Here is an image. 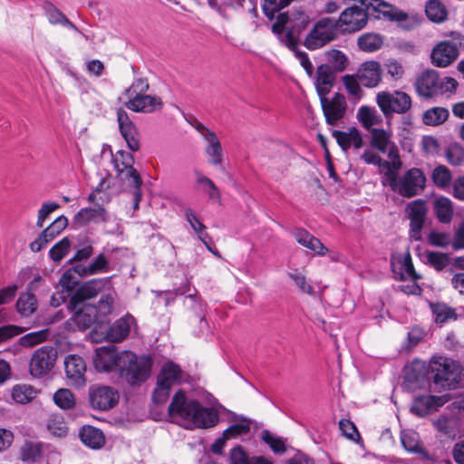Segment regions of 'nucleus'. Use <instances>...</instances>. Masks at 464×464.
Returning a JSON list of instances; mask_svg holds the SVG:
<instances>
[{
    "mask_svg": "<svg viewBox=\"0 0 464 464\" xmlns=\"http://www.w3.org/2000/svg\"><path fill=\"white\" fill-rule=\"evenodd\" d=\"M169 414L186 429L210 428L218 420V413L211 408L203 407L195 400L187 399L182 391H179L169 406Z\"/></svg>",
    "mask_w": 464,
    "mask_h": 464,
    "instance_id": "nucleus-1",
    "label": "nucleus"
},
{
    "mask_svg": "<svg viewBox=\"0 0 464 464\" xmlns=\"http://www.w3.org/2000/svg\"><path fill=\"white\" fill-rule=\"evenodd\" d=\"M311 23V17L305 12L295 9L289 14H279L272 25V32L278 36L282 44L288 49H296L298 36Z\"/></svg>",
    "mask_w": 464,
    "mask_h": 464,
    "instance_id": "nucleus-2",
    "label": "nucleus"
},
{
    "mask_svg": "<svg viewBox=\"0 0 464 464\" xmlns=\"http://www.w3.org/2000/svg\"><path fill=\"white\" fill-rule=\"evenodd\" d=\"M152 361L148 356L123 351L120 359V372L130 385L144 382L150 374Z\"/></svg>",
    "mask_w": 464,
    "mask_h": 464,
    "instance_id": "nucleus-3",
    "label": "nucleus"
},
{
    "mask_svg": "<svg viewBox=\"0 0 464 464\" xmlns=\"http://www.w3.org/2000/svg\"><path fill=\"white\" fill-rule=\"evenodd\" d=\"M184 380V372L179 366L172 362H166L159 375L157 384L153 392V401L156 403H164L169 396L171 387Z\"/></svg>",
    "mask_w": 464,
    "mask_h": 464,
    "instance_id": "nucleus-4",
    "label": "nucleus"
},
{
    "mask_svg": "<svg viewBox=\"0 0 464 464\" xmlns=\"http://www.w3.org/2000/svg\"><path fill=\"white\" fill-rule=\"evenodd\" d=\"M425 183L426 177L423 171L418 168H411L401 176H398L391 190L410 198L420 194L424 190Z\"/></svg>",
    "mask_w": 464,
    "mask_h": 464,
    "instance_id": "nucleus-5",
    "label": "nucleus"
},
{
    "mask_svg": "<svg viewBox=\"0 0 464 464\" xmlns=\"http://www.w3.org/2000/svg\"><path fill=\"white\" fill-rule=\"evenodd\" d=\"M335 19L324 17L318 20L304 41V45L309 50H316L337 37Z\"/></svg>",
    "mask_w": 464,
    "mask_h": 464,
    "instance_id": "nucleus-6",
    "label": "nucleus"
},
{
    "mask_svg": "<svg viewBox=\"0 0 464 464\" xmlns=\"http://www.w3.org/2000/svg\"><path fill=\"white\" fill-rule=\"evenodd\" d=\"M368 11L374 13L372 9L362 8L356 5L345 8L335 19L338 30L343 34H353L361 31L368 23ZM378 14L377 13L376 16Z\"/></svg>",
    "mask_w": 464,
    "mask_h": 464,
    "instance_id": "nucleus-7",
    "label": "nucleus"
},
{
    "mask_svg": "<svg viewBox=\"0 0 464 464\" xmlns=\"http://www.w3.org/2000/svg\"><path fill=\"white\" fill-rule=\"evenodd\" d=\"M58 357L57 349L51 345L38 348L29 362V372L36 379L47 376L53 369Z\"/></svg>",
    "mask_w": 464,
    "mask_h": 464,
    "instance_id": "nucleus-8",
    "label": "nucleus"
},
{
    "mask_svg": "<svg viewBox=\"0 0 464 464\" xmlns=\"http://www.w3.org/2000/svg\"><path fill=\"white\" fill-rule=\"evenodd\" d=\"M376 103L385 116L393 113H405L411 107V99L404 92H380L376 95Z\"/></svg>",
    "mask_w": 464,
    "mask_h": 464,
    "instance_id": "nucleus-9",
    "label": "nucleus"
},
{
    "mask_svg": "<svg viewBox=\"0 0 464 464\" xmlns=\"http://www.w3.org/2000/svg\"><path fill=\"white\" fill-rule=\"evenodd\" d=\"M89 401L93 409L108 411L118 403L119 393L110 386L92 385L89 388Z\"/></svg>",
    "mask_w": 464,
    "mask_h": 464,
    "instance_id": "nucleus-10",
    "label": "nucleus"
},
{
    "mask_svg": "<svg viewBox=\"0 0 464 464\" xmlns=\"http://www.w3.org/2000/svg\"><path fill=\"white\" fill-rule=\"evenodd\" d=\"M191 125L206 142L205 151L209 158V163L216 166L220 165L223 160V150L217 134L199 121L192 122Z\"/></svg>",
    "mask_w": 464,
    "mask_h": 464,
    "instance_id": "nucleus-11",
    "label": "nucleus"
},
{
    "mask_svg": "<svg viewBox=\"0 0 464 464\" xmlns=\"http://www.w3.org/2000/svg\"><path fill=\"white\" fill-rule=\"evenodd\" d=\"M113 162L121 179L126 180L131 186L141 185V179L132 166L134 159L130 153L118 150L113 155Z\"/></svg>",
    "mask_w": 464,
    "mask_h": 464,
    "instance_id": "nucleus-12",
    "label": "nucleus"
},
{
    "mask_svg": "<svg viewBox=\"0 0 464 464\" xmlns=\"http://www.w3.org/2000/svg\"><path fill=\"white\" fill-rule=\"evenodd\" d=\"M320 102L328 124L335 125L343 118L347 103L343 94L335 92L331 98H328L327 95L322 96L320 97Z\"/></svg>",
    "mask_w": 464,
    "mask_h": 464,
    "instance_id": "nucleus-13",
    "label": "nucleus"
},
{
    "mask_svg": "<svg viewBox=\"0 0 464 464\" xmlns=\"http://www.w3.org/2000/svg\"><path fill=\"white\" fill-rule=\"evenodd\" d=\"M430 367L434 373V383L442 387L450 384V381L459 369L458 364L453 360L442 356L433 357Z\"/></svg>",
    "mask_w": 464,
    "mask_h": 464,
    "instance_id": "nucleus-14",
    "label": "nucleus"
},
{
    "mask_svg": "<svg viewBox=\"0 0 464 464\" xmlns=\"http://www.w3.org/2000/svg\"><path fill=\"white\" fill-rule=\"evenodd\" d=\"M406 212L410 218V236L418 241L421 238V230L424 225L427 208L423 200L417 199L407 205Z\"/></svg>",
    "mask_w": 464,
    "mask_h": 464,
    "instance_id": "nucleus-15",
    "label": "nucleus"
},
{
    "mask_svg": "<svg viewBox=\"0 0 464 464\" xmlns=\"http://www.w3.org/2000/svg\"><path fill=\"white\" fill-rule=\"evenodd\" d=\"M459 54V45L451 41L437 44L431 52V62L438 67H447L457 60Z\"/></svg>",
    "mask_w": 464,
    "mask_h": 464,
    "instance_id": "nucleus-16",
    "label": "nucleus"
},
{
    "mask_svg": "<svg viewBox=\"0 0 464 464\" xmlns=\"http://www.w3.org/2000/svg\"><path fill=\"white\" fill-rule=\"evenodd\" d=\"M121 353H118L114 346H102L95 351L93 364L98 372H111L114 368L120 371V359Z\"/></svg>",
    "mask_w": 464,
    "mask_h": 464,
    "instance_id": "nucleus-17",
    "label": "nucleus"
},
{
    "mask_svg": "<svg viewBox=\"0 0 464 464\" xmlns=\"http://www.w3.org/2000/svg\"><path fill=\"white\" fill-rule=\"evenodd\" d=\"M66 378L71 385L82 387L86 382V363L81 356L70 354L64 360Z\"/></svg>",
    "mask_w": 464,
    "mask_h": 464,
    "instance_id": "nucleus-18",
    "label": "nucleus"
},
{
    "mask_svg": "<svg viewBox=\"0 0 464 464\" xmlns=\"http://www.w3.org/2000/svg\"><path fill=\"white\" fill-rule=\"evenodd\" d=\"M371 146L387 156H394L399 152L396 144L392 140V132L390 130L372 129L371 131Z\"/></svg>",
    "mask_w": 464,
    "mask_h": 464,
    "instance_id": "nucleus-19",
    "label": "nucleus"
},
{
    "mask_svg": "<svg viewBox=\"0 0 464 464\" xmlns=\"http://www.w3.org/2000/svg\"><path fill=\"white\" fill-rule=\"evenodd\" d=\"M117 121L119 123L120 131L126 140L128 147L130 150L137 151L140 148L138 131L135 125L130 120L127 112L124 110H118Z\"/></svg>",
    "mask_w": 464,
    "mask_h": 464,
    "instance_id": "nucleus-20",
    "label": "nucleus"
},
{
    "mask_svg": "<svg viewBox=\"0 0 464 464\" xmlns=\"http://www.w3.org/2000/svg\"><path fill=\"white\" fill-rule=\"evenodd\" d=\"M125 106L136 112L150 113L160 110L162 102L159 97L144 94L127 99Z\"/></svg>",
    "mask_w": 464,
    "mask_h": 464,
    "instance_id": "nucleus-21",
    "label": "nucleus"
},
{
    "mask_svg": "<svg viewBox=\"0 0 464 464\" xmlns=\"http://www.w3.org/2000/svg\"><path fill=\"white\" fill-rule=\"evenodd\" d=\"M390 160H382L378 165L379 172L382 175V184L390 188L398 178V171L402 166L399 152H395L394 156H388Z\"/></svg>",
    "mask_w": 464,
    "mask_h": 464,
    "instance_id": "nucleus-22",
    "label": "nucleus"
},
{
    "mask_svg": "<svg viewBox=\"0 0 464 464\" xmlns=\"http://www.w3.org/2000/svg\"><path fill=\"white\" fill-rule=\"evenodd\" d=\"M356 75L361 83L368 88L376 87L382 80V70L379 63L368 61L357 70Z\"/></svg>",
    "mask_w": 464,
    "mask_h": 464,
    "instance_id": "nucleus-23",
    "label": "nucleus"
},
{
    "mask_svg": "<svg viewBox=\"0 0 464 464\" xmlns=\"http://www.w3.org/2000/svg\"><path fill=\"white\" fill-rule=\"evenodd\" d=\"M446 402L443 396H420L416 398L411 407V411L419 416L424 417Z\"/></svg>",
    "mask_w": 464,
    "mask_h": 464,
    "instance_id": "nucleus-24",
    "label": "nucleus"
},
{
    "mask_svg": "<svg viewBox=\"0 0 464 464\" xmlns=\"http://www.w3.org/2000/svg\"><path fill=\"white\" fill-rule=\"evenodd\" d=\"M439 75L436 71L423 72L416 81V90L419 95L431 97L438 94Z\"/></svg>",
    "mask_w": 464,
    "mask_h": 464,
    "instance_id": "nucleus-25",
    "label": "nucleus"
},
{
    "mask_svg": "<svg viewBox=\"0 0 464 464\" xmlns=\"http://www.w3.org/2000/svg\"><path fill=\"white\" fill-rule=\"evenodd\" d=\"M109 285V278L90 280L78 288L73 298L79 302L92 299Z\"/></svg>",
    "mask_w": 464,
    "mask_h": 464,
    "instance_id": "nucleus-26",
    "label": "nucleus"
},
{
    "mask_svg": "<svg viewBox=\"0 0 464 464\" xmlns=\"http://www.w3.org/2000/svg\"><path fill=\"white\" fill-rule=\"evenodd\" d=\"M333 136L344 151L352 147L358 150L362 148L363 144L361 132L354 127L350 128L345 131L334 130Z\"/></svg>",
    "mask_w": 464,
    "mask_h": 464,
    "instance_id": "nucleus-27",
    "label": "nucleus"
},
{
    "mask_svg": "<svg viewBox=\"0 0 464 464\" xmlns=\"http://www.w3.org/2000/svg\"><path fill=\"white\" fill-rule=\"evenodd\" d=\"M292 234L298 244L314 251L316 255L324 256L328 253V249L324 244L307 230L297 228Z\"/></svg>",
    "mask_w": 464,
    "mask_h": 464,
    "instance_id": "nucleus-28",
    "label": "nucleus"
},
{
    "mask_svg": "<svg viewBox=\"0 0 464 464\" xmlns=\"http://www.w3.org/2000/svg\"><path fill=\"white\" fill-rule=\"evenodd\" d=\"M334 74L327 64L318 66L315 76V88L319 98L327 95L334 86Z\"/></svg>",
    "mask_w": 464,
    "mask_h": 464,
    "instance_id": "nucleus-29",
    "label": "nucleus"
},
{
    "mask_svg": "<svg viewBox=\"0 0 464 464\" xmlns=\"http://www.w3.org/2000/svg\"><path fill=\"white\" fill-rule=\"evenodd\" d=\"M79 437L85 446L93 450L101 449L105 444L103 432L91 425L82 427L79 431Z\"/></svg>",
    "mask_w": 464,
    "mask_h": 464,
    "instance_id": "nucleus-30",
    "label": "nucleus"
},
{
    "mask_svg": "<svg viewBox=\"0 0 464 464\" xmlns=\"http://www.w3.org/2000/svg\"><path fill=\"white\" fill-rule=\"evenodd\" d=\"M134 324V318L131 315H126L117 320L108 330L107 339L111 342H121L125 339Z\"/></svg>",
    "mask_w": 464,
    "mask_h": 464,
    "instance_id": "nucleus-31",
    "label": "nucleus"
},
{
    "mask_svg": "<svg viewBox=\"0 0 464 464\" xmlns=\"http://www.w3.org/2000/svg\"><path fill=\"white\" fill-rule=\"evenodd\" d=\"M74 219L78 225L84 226L91 222H105L108 219V214L104 208L96 206L81 209Z\"/></svg>",
    "mask_w": 464,
    "mask_h": 464,
    "instance_id": "nucleus-32",
    "label": "nucleus"
},
{
    "mask_svg": "<svg viewBox=\"0 0 464 464\" xmlns=\"http://www.w3.org/2000/svg\"><path fill=\"white\" fill-rule=\"evenodd\" d=\"M357 120L361 122L362 127L371 131L373 127L382 122V118L373 107L362 106L358 109L356 113Z\"/></svg>",
    "mask_w": 464,
    "mask_h": 464,
    "instance_id": "nucleus-33",
    "label": "nucleus"
},
{
    "mask_svg": "<svg viewBox=\"0 0 464 464\" xmlns=\"http://www.w3.org/2000/svg\"><path fill=\"white\" fill-rule=\"evenodd\" d=\"M433 209L440 222L449 224L453 218V206L450 198L440 197L434 200Z\"/></svg>",
    "mask_w": 464,
    "mask_h": 464,
    "instance_id": "nucleus-34",
    "label": "nucleus"
},
{
    "mask_svg": "<svg viewBox=\"0 0 464 464\" xmlns=\"http://www.w3.org/2000/svg\"><path fill=\"white\" fill-rule=\"evenodd\" d=\"M425 13L429 20L434 23H442L448 16L445 5L439 0H429L426 3Z\"/></svg>",
    "mask_w": 464,
    "mask_h": 464,
    "instance_id": "nucleus-35",
    "label": "nucleus"
},
{
    "mask_svg": "<svg viewBox=\"0 0 464 464\" xmlns=\"http://www.w3.org/2000/svg\"><path fill=\"white\" fill-rule=\"evenodd\" d=\"M357 44L361 50L372 53L382 47L383 37L379 34L367 33L358 38Z\"/></svg>",
    "mask_w": 464,
    "mask_h": 464,
    "instance_id": "nucleus-36",
    "label": "nucleus"
},
{
    "mask_svg": "<svg viewBox=\"0 0 464 464\" xmlns=\"http://www.w3.org/2000/svg\"><path fill=\"white\" fill-rule=\"evenodd\" d=\"M36 390L27 384H17L12 389L11 395L13 400L21 404H24L33 401L36 396Z\"/></svg>",
    "mask_w": 464,
    "mask_h": 464,
    "instance_id": "nucleus-37",
    "label": "nucleus"
},
{
    "mask_svg": "<svg viewBox=\"0 0 464 464\" xmlns=\"http://www.w3.org/2000/svg\"><path fill=\"white\" fill-rule=\"evenodd\" d=\"M426 377L425 362L416 360L406 369L405 378L409 382L420 386L423 383Z\"/></svg>",
    "mask_w": 464,
    "mask_h": 464,
    "instance_id": "nucleus-38",
    "label": "nucleus"
},
{
    "mask_svg": "<svg viewBox=\"0 0 464 464\" xmlns=\"http://www.w3.org/2000/svg\"><path fill=\"white\" fill-rule=\"evenodd\" d=\"M343 83L348 94L355 101L361 100L364 96V91L360 84V79L355 74H346L342 78Z\"/></svg>",
    "mask_w": 464,
    "mask_h": 464,
    "instance_id": "nucleus-39",
    "label": "nucleus"
},
{
    "mask_svg": "<svg viewBox=\"0 0 464 464\" xmlns=\"http://www.w3.org/2000/svg\"><path fill=\"white\" fill-rule=\"evenodd\" d=\"M37 301L35 296L30 293L21 294L16 302V310L23 316H29L35 312Z\"/></svg>",
    "mask_w": 464,
    "mask_h": 464,
    "instance_id": "nucleus-40",
    "label": "nucleus"
},
{
    "mask_svg": "<svg viewBox=\"0 0 464 464\" xmlns=\"http://www.w3.org/2000/svg\"><path fill=\"white\" fill-rule=\"evenodd\" d=\"M53 401L62 410H72L76 404L74 394L66 388H61L53 393Z\"/></svg>",
    "mask_w": 464,
    "mask_h": 464,
    "instance_id": "nucleus-41",
    "label": "nucleus"
},
{
    "mask_svg": "<svg viewBox=\"0 0 464 464\" xmlns=\"http://www.w3.org/2000/svg\"><path fill=\"white\" fill-rule=\"evenodd\" d=\"M46 15L47 19L50 24H61L63 26H66L70 29H72L74 31L79 32V34L83 36L84 38H87V36L80 32L77 27L56 7L51 5L46 10Z\"/></svg>",
    "mask_w": 464,
    "mask_h": 464,
    "instance_id": "nucleus-42",
    "label": "nucleus"
},
{
    "mask_svg": "<svg viewBox=\"0 0 464 464\" xmlns=\"http://www.w3.org/2000/svg\"><path fill=\"white\" fill-rule=\"evenodd\" d=\"M449 111L443 107H434L427 110L423 114V122L426 125L437 126L444 121L449 117Z\"/></svg>",
    "mask_w": 464,
    "mask_h": 464,
    "instance_id": "nucleus-43",
    "label": "nucleus"
},
{
    "mask_svg": "<svg viewBox=\"0 0 464 464\" xmlns=\"http://www.w3.org/2000/svg\"><path fill=\"white\" fill-rule=\"evenodd\" d=\"M48 335V330L32 332L20 337L17 343L14 344V346L30 348L47 340Z\"/></svg>",
    "mask_w": 464,
    "mask_h": 464,
    "instance_id": "nucleus-44",
    "label": "nucleus"
},
{
    "mask_svg": "<svg viewBox=\"0 0 464 464\" xmlns=\"http://www.w3.org/2000/svg\"><path fill=\"white\" fill-rule=\"evenodd\" d=\"M43 450L41 444L26 442L21 448V459L26 463H35L42 458Z\"/></svg>",
    "mask_w": 464,
    "mask_h": 464,
    "instance_id": "nucleus-45",
    "label": "nucleus"
},
{
    "mask_svg": "<svg viewBox=\"0 0 464 464\" xmlns=\"http://www.w3.org/2000/svg\"><path fill=\"white\" fill-rule=\"evenodd\" d=\"M431 179L438 188H447L451 183L452 175L446 166L440 165L433 169Z\"/></svg>",
    "mask_w": 464,
    "mask_h": 464,
    "instance_id": "nucleus-46",
    "label": "nucleus"
},
{
    "mask_svg": "<svg viewBox=\"0 0 464 464\" xmlns=\"http://www.w3.org/2000/svg\"><path fill=\"white\" fill-rule=\"evenodd\" d=\"M47 430L52 435L59 438L65 437L69 430L63 417L60 415H53L48 420Z\"/></svg>",
    "mask_w": 464,
    "mask_h": 464,
    "instance_id": "nucleus-47",
    "label": "nucleus"
},
{
    "mask_svg": "<svg viewBox=\"0 0 464 464\" xmlns=\"http://www.w3.org/2000/svg\"><path fill=\"white\" fill-rule=\"evenodd\" d=\"M401 440L404 449L409 452H420L421 445L420 443L419 434L411 430H403L401 435Z\"/></svg>",
    "mask_w": 464,
    "mask_h": 464,
    "instance_id": "nucleus-48",
    "label": "nucleus"
},
{
    "mask_svg": "<svg viewBox=\"0 0 464 464\" xmlns=\"http://www.w3.org/2000/svg\"><path fill=\"white\" fill-rule=\"evenodd\" d=\"M428 241L430 245L438 247H452V237L448 232L431 230L428 235Z\"/></svg>",
    "mask_w": 464,
    "mask_h": 464,
    "instance_id": "nucleus-49",
    "label": "nucleus"
},
{
    "mask_svg": "<svg viewBox=\"0 0 464 464\" xmlns=\"http://www.w3.org/2000/svg\"><path fill=\"white\" fill-rule=\"evenodd\" d=\"M197 183L202 187L203 191L208 195L210 199H220L219 190L210 179L200 173H197Z\"/></svg>",
    "mask_w": 464,
    "mask_h": 464,
    "instance_id": "nucleus-50",
    "label": "nucleus"
},
{
    "mask_svg": "<svg viewBox=\"0 0 464 464\" xmlns=\"http://www.w3.org/2000/svg\"><path fill=\"white\" fill-rule=\"evenodd\" d=\"M185 216L192 229L198 235L199 238L208 248L211 250L206 242V238L208 237V234L205 232L206 227L196 218L190 209L186 210Z\"/></svg>",
    "mask_w": 464,
    "mask_h": 464,
    "instance_id": "nucleus-51",
    "label": "nucleus"
},
{
    "mask_svg": "<svg viewBox=\"0 0 464 464\" xmlns=\"http://www.w3.org/2000/svg\"><path fill=\"white\" fill-rule=\"evenodd\" d=\"M77 284L78 278L72 273V270L68 269L61 276L58 287H61V291L70 296L72 291L75 288Z\"/></svg>",
    "mask_w": 464,
    "mask_h": 464,
    "instance_id": "nucleus-52",
    "label": "nucleus"
},
{
    "mask_svg": "<svg viewBox=\"0 0 464 464\" xmlns=\"http://www.w3.org/2000/svg\"><path fill=\"white\" fill-rule=\"evenodd\" d=\"M288 276L295 282V285L304 294L314 295V287L306 280V277L298 270L295 269L288 273Z\"/></svg>",
    "mask_w": 464,
    "mask_h": 464,
    "instance_id": "nucleus-53",
    "label": "nucleus"
},
{
    "mask_svg": "<svg viewBox=\"0 0 464 464\" xmlns=\"http://www.w3.org/2000/svg\"><path fill=\"white\" fill-rule=\"evenodd\" d=\"M427 262L437 270H442L449 264V256L440 252L430 251L426 254Z\"/></svg>",
    "mask_w": 464,
    "mask_h": 464,
    "instance_id": "nucleus-54",
    "label": "nucleus"
},
{
    "mask_svg": "<svg viewBox=\"0 0 464 464\" xmlns=\"http://www.w3.org/2000/svg\"><path fill=\"white\" fill-rule=\"evenodd\" d=\"M432 312L435 315V321L438 324H444L448 320L456 317L451 308L440 304L432 305Z\"/></svg>",
    "mask_w": 464,
    "mask_h": 464,
    "instance_id": "nucleus-55",
    "label": "nucleus"
},
{
    "mask_svg": "<svg viewBox=\"0 0 464 464\" xmlns=\"http://www.w3.org/2000/svg\"><path fill=\"white\" fill-rule=\"evenodd\" d=\"M111 176L108 173H101V177L98 184L95 186L94 190L89 195L88 200L91 203L96 204L97 194L106 191L111 188Z\"/></svg>",
    "mask_w": 464,
    "mask_h": 464,
    "instance_id": "nucleus-56",
    "label": "nucleus"
},
{
    "mask_svg": "<svg viewBox=\"0 0 464 464\" xmlns=\"http://www.w3.org/2000/svg\"><path fill=\"white\" fill-rule=\"evenodd\" d=\"M149 89V83L145 79H137L126 90L125 95L127 99L136 97L138 95H144Z\"/></svg>",
    "mask_w": 464,
    "mask_h": 464,
    "instance_id": "nucleus-57",
    "label": "nucleus"
},
{
    "mask_svg": "<svg viewBox=\"0 0 464 464\" xmlns=\"http://www.w3.org/2000/svg\"><path fill=\"white\" fill-rule=\"evenodd\" d=\"M447 160L454 166H459L464 161V150L457 145H451L446 151Z\"/></svg>",
    "mask_w": 464,
    "mask_h": 464,
    "instance_id": "nucleus-58",
    "label": "nucleus"
},
{
    "mask_svg": "<svg viewBox=\"0 0 464 464\" xmlns=\"http://www.w3.org/2000/svg\"><path fill=\"white\" fill-rule=\"evenodd\" d=\"M69 246L70 242L67 238L60 240L51 248L49 252L50 257L56 262L62 260L66 255Z\"/></svg>",
    "mask_w": 464,
    "mask_h": 464,
    "instance_id": "nucleus-59",
    "label": "nucleus"
},
{
    "mask_svg": "<svg viewBox=\"0 0 464 464\" xmlns=\"http://www.w3.org/2000/svg\"><path fill=\"white\" fill-rule=\"evenodd\" d=\"M68 225V219L64 216L58 217L44 231L53 239L57 237Z\"/></svg>",
    "mask_w": 464,
    "mask_h": 464,
    "instance_id": "nucleus-60",
    "label": "nucleus"
},
{
    "mask_svg": "<svg viewBox=\"0 0 464 464\" xmlns=\"http://www.w3.org/2000/svg\"><path fill=\"white\" fill-rule=\"evenodd\" d=\"M340 430L343 436L347 439L357 441L360 438L359 432L355 425L349 420L343 419L339 422Z\"/></svg>",
    "mask_w": 464,
    "mask_h": 464,
    "instance_id": "nucleus-61",
    "label": "nucleus"
},
{
    "mask_svg": "<svg viewBox=\"0 0 464 464\" xmlns=\"http://www.w3.org/2000/svg\"><path fill=\"white\" fill-rule=\"evenodd\" d=\"M106 292L102 295L101 300L99 302L98 310L101 314L110 313L111 304L115 298V292L109 286Z\"/></svg>",
    "mask_w": 464,
    "mask_h": 464,
    "instance_id": "nucleus-62",
    "label": "nucleus"
},
{
    "mask_svg": "<svg viewBox=\"0 0 464 464\" xmlns=\"http://www.w3.org/2000/svg\"><path fill=\"white\" fill-rule=\"evenodd\" d=\"M263 440L267 443L273 451L276 453L284 452L285 450V442L277 437H275L267 430L262 432Z\"/></svg>",
    "mask_w": 464,
    "mask_h": 464,
    "instance_id": "nucleus-63",
    "label": "nucleus"
},
{
    "mask_svg": "<svg viewBox=\"0 0 464 464\" xmlns=\"http://www.w3.org/2000/svg\"><path fill=\"white\" fill-rule=\"evenodd\" d=\"M24 332L20 326L14 324H7L0 327V344L5 343L15 336H18Z\"/></svg>",
    "mask_w": 464,
    "mask_h": 464,
    "instance_id": "nucleus-64",
    "label": "nucleus"
}]
</instances>
